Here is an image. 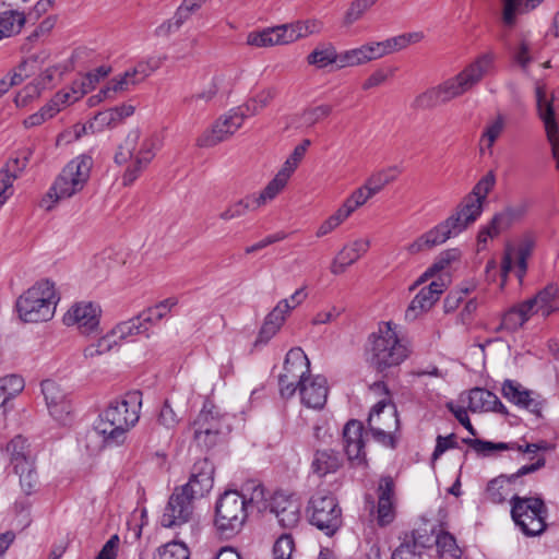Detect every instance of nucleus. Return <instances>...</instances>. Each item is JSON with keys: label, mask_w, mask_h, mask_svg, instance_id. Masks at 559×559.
<instances>
[{"label": "nucleus", "mask_w": 559, "mask_h": 559, "mask_svg": "<svg viewBox=\"0 0 559 559\" xmlns=\"http://www.w3.org/2000/svg\"><path fill=\"white\" fill-rule=\"evenodd\" d=\"M290 311L287 299L281 300L275 308L265 317L259 331L254 347L265 345L280 331L285 321V316Z\"/></svg>", "instance_id": "obj_23"}, {"label": "nucleus", "mask_w": 559, "mask_h": 559, "mask_svg": "<svg viewBox=\"0 0 559 559\" xmlns=\"http://www.w3.org/2000/svg\"><path fill=\"white\" fill-rule=\"evenodd\" d=\"M59 297L55 284L48 280L39 281L21 295L15 308L24 322L37 323L52 319Z\"/></svg>", "instance_id": "obj_6"}, {"label": "nucleus", "mask_w": 559, "mask_h": 559, "mask_svg": "<svg viewBox=\"0 0 559 559\" xmlns=\"http://www.w3.org/2000/svg\"><path fill=\"white\" fill-rule=\"evenodd\" d=\"M50 415L61 425H68L72 421V405L69 399L48 406Z\"/></svg>", "instance_id": "obj_63"}, {"label": "nucleus", "mask_w": 559, "mask_h": 559, "mask_svg": "<svg viewBox=\"0 0 559 559\" xmlns=\"http://www.w3.org/2000/svg\"><path fill=\"white\" fill-rule=\"evenodd\" d=\"M338 57L340 53L336 51V48L330 43H324L318 45L307 56V62L318 69H323L331 64H335L336 69H338Z\"/></svg>", "instance_id": "obj_39"}, {"label": "nucleus", "mask_w": 559, "mask_h": 559, "mask_svg": "<svg viewBox=\"0 0 559 559\" xmlns=\"http://www.w3.org/2000/svg\"><path fill=\"white\" fill-rule=\"evenodd\" d=\"M559 288L555 284H548L539 290L533 298L524 301V307L531 309L534 313H540L548 317L550 313L559 310Z\"/></svg>", "instance_id": "obj_26"}, {"label": "nucleus", "mask_w": 559, "mask_h": 559, "mask_svg": "<svg viewBox=\"0 0 559 559\" xmlns=\"http://www.w3.org/2000/svg\"><path fill=\"white\" fill-rule=\"evenodd\" d=\"M41 393L44 394L47 407L68 399L60 385L52 380H44L41 382Z\"/></svg>", "instance_id": "obj_60"}, {"label": "nucleus", "mask_w": 559, "mask_h": 559, "mask_svg": "<svg viewBox=\"0 0 559 559\" xmlns=\"http://www.w3.org/2000/svg\"><path fill=\"white\" fill-rule=\"evenodd\" d=\"M227 436L219 435L217 431H205L202 429H194L193 439L197 445L204 450H211L216 444L225 440Z\"/></svg>", "instance_id": "obj_58"}, {"label": "nucleus", "mask_w": 559, "mask_h": 559, "mask_svg": "<svg viewBox=\"0 0 559 559\" xmlns=\"http://www.w3.org/2000/svg\"><path fill=\"white\" fill-rule=\"evenodd\" d=\"M267 513L274 514L278 524H297L301 516V502L294 495L276 491L270 498Z\"/></svg>", "instance_id": "obj_17"}, {"label": "nucleus", "mask_w": 559, "mask_h": 559, "mask_svg": "<svg viewBox=\"0 0 559 559\" xmlns=\"http://www.w3.org/2000/svg\"><path fill=\"white\" fill-rule=\"evenodd\" d=\"M193 429H202L205 431H217L219 435L228 436L231 431V426L227 417L219 415L213 409H207L204 406L193 421Z\"/></svg>", "instance_id": "obj_32"}, {"label": "nucleus", "mask_w": 559, "mask_h": 559, "mask_svg": "<svg viewBox=\"0 0 559 559\" xmlns=\"http://www.w3.org/2000/svg\"><path fill=\"white\" fill-rule=\"evenodd\" d=\"M26 23V16L17 10L0 12V40L19 34Z\"/></svg>", "instance_id": "obj_40"}, {"label": "nucleus", "mask_w": 559, "mask_h": 559, "mask_svg": "<svg viewBox=\"0 0 559 559\" xmlns=\"http://www.w3.org/2000/svg\"><path fill=\"white\" fill-rule=\"evenodd\" d=\"M278 94V90L275 86H267L254 95L249 97L245 104L233 108L235 112L245 121L248 117H253L262 112L275 99Z\"/></svg>", "instance_id": "obj_29"}, {"label": "nucleus", "mask_w": 559, "mask_h": 559, "mask_svg": "<svg viewBox=\"0 0 559 559\" xmlns=\"http://www.w3.org/2000/svg\"><path fill=\"white\" fill-rule=\"evenodd\" d=\"M286 44L294 43L309 35L320 33L322 23L318 20L297 21L290 24L281 25Z\"/></svg>", "instance_id": "obj_36"}, {"label": "nucleus", "mask_w": 559, "mask_h": 559, "mask_svg": "<svg viewBox=\"0 0 559 559\" xmlns=\"http://www.w3.org/2000/svg\"><path fill=\"white\" fill-rule=\"evenodd\" d=\"M510 503L514 524H525L524 518L531 521H538L539 524H547L548 509L542 498L515 495L510 500Z\"/></svg>", "instance_id": "obj_14"}, {"label": "nucleus", "mask_w": 559, "mask_h": 559, "mask_svg": "<svg viewBox=\"0 0 559 559\" xmlns=\"http://www.w3.org/2000/svg\"><path fill=\"white\" fill-rule=\"evenodd\" d=\"M535 95L538 117L544 123L547 138L551 139L554 133L559 131L552 102L547 99L544 85H536Z\"/></svg>", "instance_id": "obj_31"}, {"label": "nucleus", "mask_w": 559, "mask_h": 559, "mask_svg": "<svg viewBox=\"0 0 559 559\" xmlns=\"http://www.w3.org/2000/svg\"><path fill=\"white\" fill-rule=\"evenodd\" d=\"M413 538L415 546L430 548L437 545L438 531L435 526H430L429 531L427 530V526H419L413 532Z\"/></svg>", "instance_id": "obj_59"}, {"label": "nucleus", "mask_w": 559, "mask_h": 559, "mask_svg": "<svg viewBox=\"0 0 559 559\" xmlns=\"http://www.w3.org/2000/svg\"><path fill=\"white\" fill-rule=\"evenodd\" d=\"M309 524H333L342 515V510L332 495L313 496L309 501Z\"/></svg>", "instance_id": "obj_19"}, {"label": "nucleus", "mask_w": 559, "mask_h": 559, "mask_svg": "<svg viewBox=\"0 0 559 559\" xmlns=\"http://www.w3.org/2000/svg\"><path fill=\"white\" fill-rule=\"evenodd\" d=\"M311 145V141L309 139L302 140L300 144H298L289 157L284 163L283 167L280 169L281 173H284L285 176L290 178L294 171L297 169L299 163L304 158L308 147Z\"/></svg>", "instance_id": "obj_54"}, {"label": "nucleus", "mask_w": 559, "mask_h": 559, "mask_svg": "<svg viewBox=\"0 0 559 559\" xmlns=\"http://www.w3.org/2000/svg\"><path fill=\"white\" fill-rule=\"evenodd\" d=\"M436 548L442 559H460L463 554L454 536L442 530L438 531Z\"/></svg>", "instance_id": "obj_44"}, {"label": "nucleus", "mask_w": 559, "mask_h": 559, "mask_svg": "<svg viewBox=\"0 0 559 559\" xmlns=\"http://www.w3.org/2000/svg\"><path fill=\"white\" fill-rule=\"evenodd\" d=\"M28 158L24 156L22 159H11L7 167L0 170V198L4 194L17 177L16 171L23 170L27 165Z\"/></svg>", "instance_id": "obj_49"}, {"label": "nucleus", "mask_w": 559, "mask_h": 559, "mask_svg": "<svg viewBox=\"0 0 559 559\" xmlns=\"http://www.w3.org/2000/svg\"><path fill=\"white\" fill-rule=\"evenodd\" d=\"M496 185V175L492 170L488 171L472 189V191L463 199L469 204L474 213L483 212V204Z\"/></svg>", "instance_id": "obj_33"}, {"label": "nucleus", "mask_w": 559, "mask_h": 559, "mask_svg": "<svg viewBox=\"0 0 559 559\" xmlns=\"http://www.w3.org/2000/svg\"><path fill=\"white\" fill-rule=\"evenodd\" d=\"M92 167L93 158L88 154H81L70 160L56 178L48 197L58 201L82 191L90 179Z\"/></svg>", "instance_id": "obj_7"}, {"label": "nucleus", "mask_w": 559, "mask_h": 559, "mask_svg": "<svg viewBox=\"0 0 559 559\" xmlns=\"http://www.w3.org/2000/svg\"><path fill=\"white\" fill-rule=\"evenodd\" d=\"M206 1L207 0H183L177 8L174 16L156 28V35L168 36L177 32Z\"/></svg>", "instance_id": "obj_27"}, {"label": "nucleus", "mask_w": 559, "mask_h": 559, "mask_svg": "<svg viewBox=\"0 0 559 559\" xmlns=\"http://www.w3.org/2000/svg\"><path fill=\"white\" fill-rule=\"evenodd\" d=\"M545 465V459L540 457L535 463L522 466L516 473L506 476L500 475L491 479L487 485V495L493 503H501L506 500L504 484L513 483L516 478L536 472Z\"/></svg>", "instance_id": "obj_25"}, {"label": "nucleus", "mask_w": 559, "mask_h": 559, "mask_svg": "<svg viewBox=\"0 0 559 559\" xmlns=\"http://www.w3.org/2000/svg\"><path fill=\"white\" fill-rule=\"evenodd\" d=\"M194 499L197 498L180 486L176 487L165 508L163 524H186L195 521Z\"/></svg>", "instance_id": "obj_10"}, {"label": "nucleus", "mask_w": 559, "mask_h": 559, "mask_svg": "<svg viewBox=\"0 0 559 559\" xmlns=\"http://www.w3.org/2000/svg\"><path fill=\"white\" fill-rule=\"evenodd\" d=\"M243 121L230 109L226 115L221 116L209 129L204 130L197 140L199 147H213L221 142L228 140L241 126Z\"/></svg>", "instance_id": "obj_12"}, {"label": "nucleus", "mask_w": 559, "mask_h": 559, "mask_svg": "<svg viewBox=\"0 0 559 559\" xmlns=\"http://www.w3.org/2000/svg\"><path fill=\"white\" fill-rule=\"evenodd\" d=\"M344 466V457L341 452L333 449H317L313 452L310 469L313 475L322 479L336 474Z\"/></svg>", "instance_id": "obj_22"}, {"label": "nucleus", "mask_w": 559, "mask_h": 559, "mask_svg": "<svg viewBox=\"0 0 559 559\" xmlns=\"http://www.w3.org/2000/svg\"><path fill=\"white\" fill-rule=\"evenodd\" d=\"M117 345V340L114 338L109 332L98 338L97 342L86 346L83 350V355L85 358H95L97 356L109 353Z\"/></svg>", "instance_id": "obj_53"}, {"label": "nucleus", "mask_w": 559, "mask_h": 559, "mask_svg": "<svg viewBox=\"0 0 559 559\" xmlns=\"http://www.w3.org/2000/svg\"><path fill=\"white\" fill-rule=\"evenodd\" d=\"M132 70L126 71L122 75L108 82L105 88H102L96 95L98 100L112 98L116 93L129 91L131 87L141 83L138 78L133 76Z\"/></svg>", "instance_id": "obj_41"}, {"label": "nucleus", "mask_w": 559, "mask_h": 559, "mask_svg": "<svg viewBox=\"0 0 559 559\" xmlns=\"http://www.w3.org/2000/svg\"><path fill=\"white\" fill-rule=\"evenodd\" d=\"M468 409L476 412H496L508 415L507 407L498 399V396L483 388H474L468 393Z\"/></svg>", "instance_id": "obj_30"}, {"label": "nucleus", "mask_w": 559, "mask_h": 559, "mask_svg": "<svg viewBox=\"0 0 559 559\" xmlns=\"http://www.w3.org/2000/svg\"><path fill=\"white\" fill-rule=\"evenodd\" d=\"M370 390L374 392L376 394H383L384 397L378 401L371 408L369 417H368V424L371 426L373 418L376 416H379L383 409L391 403L390 392L388 389V385L383 381L374 382Z\"/></svg>", "instance_id": "obj_56"}, {"label": "nucleus", "mask_w": 559, "mask_h": 559, "mask_svg": "<svg viewBox=\"0 0 559 559\" xmlns=\"http://www.w3.org/2000/svg\"><path fill=\"white\" fill-rule=\"evenodd\" d=\"M444 289L445 284L440 278L423 287L411 301L406 318L416 319L419 313L428 311L439 300Z\"/></svg>", "instance_id": "obj_21"}, {"label": "nucleus", "mask_w": 559, "mask_h": 559, "mask_svg": "<svg viewBox=\"0 0 559 559\" xmlns=\"http://www.w3.org/2000/svg\"><path fill=\"white\" fill-rule=\"evenodd\" d=\"M531 391L522 389L521 384L513 380H506L502 384V395L518 406H522Z\"/></svg>", "instance_id": "obj_55"}, {"label": "nucleus", "mask_w": 559, "mask_h": 559, "mask_svg": "<svg viewBox=\"0 0 559 559\" xmlns=\"http://www.w3.org/2000/svg\"><path fill=\"white\" fill-rule=\"evenodd\" d=\"M310 361L300 347L290 348L285 357L283 372L278 376L280 394L290 399L300 385L309 380Z\"/></svg>", "instance_id": "obj_8"}, {"label": "nucleus", "mask_w": 559, "mask_h": 559, "mask_svg": "<svg viewBox=\"0 0 559 559\" xmlns=\"http://www.w3.org/2000/svg\"><path fill=\"white\" fill-rule=\"evenodd\" d=\"M24 389V380L17 374H9L0 378V407L16 396Z\"/></svg>", "instance_id": "obj_47"}, {"label": "nucleus", "mask_w": 559, "mask_h": 559, "mask_svg": "<svg viewBox=\"0 0 559 559\" xmlns=\"http://www.w3.org/2000/svg\"><path fill=\"white\" fill-rule=\"evenodd\" d=\"M328 381L323 376H316L300 385L299 393L305 406L314 409H321L328 399Z\"/></svg>", "instance_id": "obj_24"}, {"label": "nucleus", "mask_w": 559, "mask_h": 559, "mask_svg": "<svg viewBox=\"0 0 559 559\" xmlns=\"http://www.w3.org/2000/svg\"><path fill=\"white\" fill-rule=\"evenodd\" d=\"M51 106L52 105L46 104L37 112L29 115L23 120V126L26 129L34 128L55 117L57 115V109Z\"/></svg>", "instance_id": "obj_62"}, {"label": "nucleus", "mask_w": 559, "mask_h": 559, "mask_svg": "<svg viewBox=\"0 0 559 559\" xmlns=\"http://www.w3.org/2000/svg\"><path fill=\"white\" fill-rule=\"evenodd\" d=\"M288 177L284 173H278L275 177L266 185V187L259 193L253 194L255 204L259 207L264 206L267 202L274 200L286 187Z\"/></svg>", "instance_id": "obj_43"}, {"label": "nucleus", "mask_w": 559, "mask_h": 559, "mask_svg": "<svg viewBox=\"0 0 559 559\" xmlns=\"http://www.w3.org/2000/svg\"><path fill=\"white\" fill-rule=\"evenodd\" d=\"M5 450L10 455V462L13 468H21V466L35 462L27 439L20 435L15 436L7 444Z\"/></svg>", "instance_id": "obj_35"}, {"label": "nucleus", "mask_w": 559, "mask_h": 559, "mask_svg": "<svg viewBox=\"0 0 559 559\" xmlns=\"http://www.w3.org/2000/svg\"><path fill=\"white\" fill-rule=\"evenodd\" d=\"M362 436L364 425L357 419L348 420L343 428V449L352 467H367L365 440Z\"/></svg>", "instance_id": "obj_11"}, {"label": "nucleus", "mask_w": 559, "mask_h": 559, "mask_svg": "<svg viewBox=\"0 0 559 559\" xmlns=\"http://www.w3.org/2000/svg\"><path fill=\"white\" fill-rule=\"evenodd\" d=\"M369 247L370 241L368 239H356L352 243L344 246L334 258L331 264V272L335 275L344 273L347 266L354 264L367 253Z\"/></svg>", "instance_id": "obj_28"}, {"label": "nucleus", "mask_w": 559, "mask_h": 559, "mask_svg": "<svg viewBox=\"0 0 559 559\" xmlns=\"http://www.w3.org/2000/svg\"><path fill=\"white\" fill-rule=\"evenodd\" d=\"M214 473L213 463L207 457H203L193 464L189 481L180 487L191 493L192 497L202 498L213 488Z\"/></svg>", "instance_id": "obj_16"}, {"label": "nucleus", "mask_w": 559, "mask_h": 559, "mask_svg": "<svg viewBox=\"0 0 559 559\" xmlns=\"http://www.w3.org/2000/svg\"><path fill=\"white\" fill-rule=\"evenodd\" d=\"M100 308L91 301L75 302L63 316L67 326L76 325L82 334H91L99 326Z\"/></svg>", "instance_id": "obj_13"}, {"label": "nucleus", "mask_w": 559, "mask_h": 559, "mask_svg": "<svg viewBox=\"0 0 559 559\" xmlns=\"http://www.w3.org/2000/svg\"><path fill=\"white\" fill-rule=\"evenodd\" d=\"M134 110L135 108L131 104H122L108 108L96 114L92 120L82 126L81 130L84 133H97L104 131L106 128H115L126 118L132 116Z\"/></svg>", "instance_id": "obj_18"}, {"label": "nucleus", "mask_w": 559, "mask_h": 559, "mask_svg": "<svg viewBox=\"0 0 559 559\" xmlns=\"http://www.w3.org/2000/svg\"><path fill=\"white\" fill-rule=\"evenodd\" d=\"M463 442L481 456H490L495 451H507L515 449L514 443L492 442L477 438H464Z\"/></svg>", "instance_id": "obj_45"}, {"label": "nucleus", "mask_w": 559, "mask_h": 559, "mask_svg": "<svg viewBox=\"0 0 559 559\" xmlns=\"http://www.w3.org/2000/svg\"><path fill=\"white\" fill-rule=\"evenodd\" d=\"M154 559H190V550L185 543L173 540L158 547Z\"/></svg>", "instance_id": "obj_50"}, {"label": "nucleus", "mask_w": 559, "mask_h": 559, "mask_svg": "<svg viewBox=\"0 0 559 559\" xmlns=\"http://www.w3.org/2000/svg\"><path fill=\"white\" fill-rule=\"evenodd\" d=\"M177 304L178 300L170 297L140 312L136 318L141 325H143L145 333H147L150 326L155 325L163 320ZM146 336H148V334H146Z\"/></svg>", "instance_id": "obj_34"}, {"label": "nucleus", "mask_w": 559, "mask_h": 559, "mask_svg": "<svg viewBox=\"0 0 559 559\" xmlns=\"http://www.w3.org/2000/svg\"><path fill=\"white\" fill-rule=\"evenodd\" d=\"M246 506L238 490H226L216 501V523L218 521H226L228 524L233 522L245 524V521L249 518Z\"/></svg>", "instance_id": "obj_15"}, {"label": "nucleus", "mask_w": 559, "mask_h": 559, "mask_svg": "<svg viewBox=\"0 0 559 559\" xmlns=\"http://www.w3.org/2000/svg\"><path fill=\"white\" fill-rule=\"evenodd\" d=\"M400 174L397 167H389L372 174L365 182L372 195L380 192L386 185L393 182Z\"/></svg>", "instance_id": "obj_46"}, {"label": "nucleus", "mask_w": 559, "mask_h": 559, "mask_svg": "<svg viewBox=\"0 0 559 559\" xmlns=\"http://www.w3.org/2000/svg\"><path fill=\"white\" fill-rule=\"evenodd\" d=\"M142 405L140 391L128 392L121 399L111 402L99 415L93 435L102 436L106 445H118L126 433L139 421Z\"/></svg>", "instance_id": "obj_2"}, {"label": "nucleus", "mask_w": 559, "mask_h": 559, "mask_svg": "<svg viewBox=\"0 0 559 559\" xmlns=\"http://www.w3.org/2000/svg\"><path fill=\"white\" fill-rule=\"evenodd\" d=\"M247 44L254 47H271L274 45H285L282 26L267 27L260 32H250L247 36Z\"/></svg>", "instance_id": "obj_38"}, {"label": "nucleus", "mask_w": 559, "mask_h": 559, "mask_svg": "<svg viewBox=\"0 0 559 559\" xmlns=\"http://www.w3.org/2000/svg\"><path fill=\"white\" fill-rule=\"evenodd\" d=\"M13 469L20 476V485L26 495L36 491L38 476L35 469V462Z\"/></svg>", "instance_id": "obj_52"}, {"label": "nucleus", "mask_w": 559, "mask_h": 559, "mask_svg": "<svg viewBox=\"0 0 559 559\" xmlns=\"http://www.w3.org/2000/svg\"><path fill=\"white\" fill-rule=\"evenodd\" d=\"M367 63L362 46L340 52L338 69Z\"/></svg>", "instance_id": "obj_61"}, {"label": "nucleus", "mask_w": 559, "mask_h": 559, "mask_svg": "<svg viewBox=\"0 0 559 559\" xmlns=\"http://www.w3.org/2000/svg\"><path fill=\"white\" fill-rule=\"evenodd\" d=\"M480 212L474 213L473 209L465 201H462L447 219L439 223L428 231L420 235L406 247L409 254H417L444 243L451 237L457 236L473 224Z\"/></svg>", "instance_id": "obj_5"}, {"label": "nucleus", "mask_w": 559, "mask_h": 559, "mask_svg": "<svg viewBox=\"0 0 559 559\" xmlns=\"http://www.w3.org/2000/svg\"><path fill=\"white\" fill-rule=\"evenodd\" d=\"M160 146L162 140L156 132L142 135L138 128L129 131L114 157L117 165H127L121 178L124 187L134 183L154 159Z\"/></svg>", "instance_id": "obj_3"}, {"label": "nucleus", "mask_w": 559, "mask_h": 559, "mask_svg": "<svg viewBox=\"0 0 559 559\" xmlns=\"http://www.w3.org/2000/svg\"><path fill=\"white\" fill-rule=\"evenodd\" d=\"M110 334L114 338L119 341H124L128 337L139 335V334H146L143 325H141L140 321L136 317L118 323L111 331Z\"/></svg>", "instance_id": "obj_51"}, {"label": "nucleus", "mask_w": 559, "mask_h": 559, "mask_svg": "<svg viewBox=\"0 0 559 559\" xmlns=\"http://www.w3.org/2000/svg\"><path fill=\"white\" fill-rule=\"evenodd\" d=\"M495 61L496 55L492 51L479 55L455 76L419 94L413 107L427 109L465 94L493 71Z\"/></svg>", "instance_id": "obj_1"}, {"label": "nucleus", "mask_w": 559, "mask_h": 559, "mask_svg": "<svg viewBox=\"0 0 559 559\" xmlns=\"http://www.w3.org/2000/svg\"><path fill=\"white\" fill-rule=\"evenodd\" d=\"M240 496L246 502V510L252 520H259V514L267 513L270 499L266 498L265 487L257 480H248L241 489Z\"/></svg>", "instance_id": "obj_20"}, {"label": "nucleus", "mask_w": 559, "mask_h": 559, "mask_svg": "<svg viewBox=\"0 0 559 559\" xmlns=\"http://www.w3.org/2000/svg\"><path fill=\"white\" fill-rule=\"evenodd\" d=\"M532 207V201L522 199L518 203L504 207L493 215L491 221L478 233V243L486 245L488 238H493L523 219Z\"/></svg>", "instance_id": "obj_9"}, {"label": "nucleus", "mask_w": 559, "mask_h": 559, "mask_svg": "<svg viewBox=\"0 0 559 559\" xmlns=\"http://www.w3.org/2000/svg\"><path fill=\"white\" fill-rule=\"evenodd\" d=\"M295 544L289 534H283L277 538L273 547L274 559H290Z\"/></svg>", "instance_id": "obj_64"}, {"label": "nucleus", "mask_w": 559, "mask_h": 559, "mask_svg": "<svg viewBox=\"0 0 559 559\" xmlns=\"http://www.w3.org/2000/svg\"><path fill=\"white\" fill-rule=\"evenodd\" d=\"M395 328L392 322H381L368 336L366 353L377 371L400 366L411 354L408 342L399 337Z\"/></svg>", "instance_id": "obj_4"}, {"label": "nucleus", "mask_w": 559, "mask_h": 559, "mask_svg": "<svg viewBox=\"0 0 559 559\" xmlns=\"http://www.w3.org/2000/svg\"><path fill=\"white\" fill-rule=\"evenodd\" d=\"M544 0H503V23L512 27L515 23L516 13H524L535 9Z\"/></svg>", "instance_id": "obj_42"}, {"label": "nucleus", "mask_w": 559, "mask_h": 559, "mask_svg": "<svg viewBox=\"0 0 559 559\" xmlns=\"http://www.w3.org/2000/svg\"><path fill=\"white\" fill-rule=\"evenodd\" d=\"M81 85L84 87L85 83L83 82ZM86 92L87 90L81 87L79 90L72 87V92L61 91L56 93L47 104L52 105L51 107H55L58 114L62 105H69L79 100Z\"/></svg>", "instance_id": "obj_57"}, {"label": "nucleus", "mask_w": 559, "mask_h": 559, "mask_svg": "<svg viewBox=\"0 0 559 559\" xmlns=\"http://www.w3.org/2000/svg\"><path fill=\"white\" fill-rule=\"evenodd\" d=\"M259 209L255 204L253 194H248L245 198L231 203L228 207L219 214L223 221H230L243 216L249 211Z\"/></svg>", "instance_id": "obj_48"}, {"label": "nucleus", "mask_w": 559, "mask_h": 559, "mask_svg": "<svg viewBox=\"0 0 559 559\" xmlns=\"http://www.w3.org/2000/svg\"><path fill=\"white\" fill-rule=\"evenodd\" d=\"M533 314L531 309L524 307V301L513 306L506 311L501 318L497 332L507 331L509 333L518 331Z\"/></svg>", "instance_id": "obj_37"}]
</instances>
